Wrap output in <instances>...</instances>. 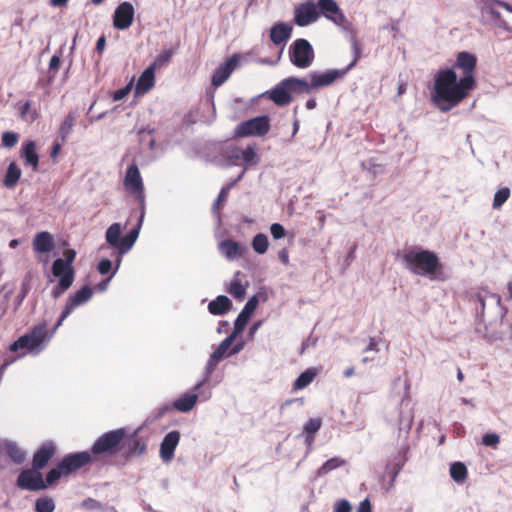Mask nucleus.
Instances as JSON below:
<instances>
[{"label":"nucleus","instance_id":"33","mask_svg":"<svg viewBox=\"0 0 512 512\" xmlns=\"http://www.w3.org/2000/svg\"><path fill=\"white\" fill-rule=\"evenodd\" d=\"M231 300L225 295H219L208 305V310L213 315H224L231 307Z\"/></svg>","mask_w":512,"mask_h":512},{"label":"nucleus","instance_id":"39","mask_svg":"<svg viewBox=\"0 0 512 512\" xmlns=\"http://www.w3.org/2000/svg\"><path fill=\"white\" fill-rule=\"evenodd\" d=\"M317 374L318 370L316 368H308L294 381L293 389L300 390L307 387L314 380Z\"/></svg>","mask_w":512,"mask_h":512},{"label":"nucleus","instance_id":"63","mask_svg":"<svg viewBox=\"0 0 512 512\" xmlns=\"http://www.w3.org/2000/svg\"><path fill=\"white\" fill-rule=\"evenodd\" d=\"M68 0H50V4L53 7H62L67 4Z\"/></svg>","mask_w":512,"mask_h":512},{"label":"nucleus","instance_id":"25","mask_svg":"<svg viewBox=\"0 0 512 512\" xmlns=\"http://www.w3.org/2000/svg\"><path fill=\"white\" fill-rule=\"evenodd\" d=\"M268 98L278 106H286L292 101V97L288 91L284 81H281L273 89L266 92Z\"/></svg>","mask_w":512,"mask_h":512},{"label":"nucleus","instance_id":"43","mask_svg":"<svg viewBox=\"0 0 512 512\" xmlns=\"http://www.w3.org/2000/svg\"><path fill=\"white\" fill-rule=\"evenodd\" d=\"M55 507V501L48 496L40 497L35 501L36 512H53Z\"/></svg>","mask_w":512,"mask_h":512},{"label":"nucleus","instance_id":"44","mask_svg":"<svg viewBox=\"0 0 512 512\" xmlns=\"http://www.w3.org/2000/svg\"><path fill=\"white\" fill-rule=\"evenodd\" d=\"M268 238L265 234L259 233L252 240V247L255 252L263 254L268 249Z\"/></svg>","mask_w":512,"mask_h":512},{"label":"nucleus","instance_id":"47","mask_svg":"<svg viewBox=\"0 0 512 512\" xmlns=\"http://www.w3.org/2000/svg\"><path fill=\"white\" fill-rule=\"evenodd\" d=\"M510 197V189L507 187L499 189L493 199V208L499 209Z\"/></svg>","mask_w":512,"mask_h":512},{"label":"nucleus","instance_id":"4","mask_svg":"<svg viewBox=\"0 0 512 512\" xmlns=\"http://www.w3.org/2000/svg\"><path fill=\"white\" fill-rule=\"evenodd\" d=\"M142 218L139 219V222L136 227L131 229L129 233H127L124 237H121L122 227L120 223H113L106 231L105 238L106 242L116 249L115 253V262L116 269L121 264L122 256L131 250L133 245L135 244L138 236L139 230L141 227Z\"/></svg>","mask_w":512,"mask_h":512},{"label":"nucleus","instance_id":"22","mask_svg":"<svg viewBox=\"0 0 512 512\" xmlns=\"http://www.w3.org/2000/svg\"><path fill=\"white\" fill-rule=\"evenodd\" d=\"M179 441L180 433L176 430L165 435L160 445V457L164 462H170L173 459Z\"/></svg>","mask_w":512,"mask_h":512},{"label":"nucleus","instance_id":"32","mask_svg":"<svg viewBox=\"0 0 512 512\" xmlns=\"http://www.w3.org/2000/svg\"><path fill=\"white\" fill-rule=\"evenodd\" d=\"M60 279L51 291L54 299L59 298L65 293L73 284L75 276L72 273H63L58 276Z\"/></svg>","mask_w":512,"mask_h":512},{"label":"nucleus","instance_id":"6","mask_svg":"<svg viewBox=\"0 0 512 512\" xmlns=\"http://www.w3.org/2000/svg\"><path fill=\"white\" fill-rule=\"evenodd\" d=\"M289 57L291 63L301 69L311 66L314 61V50L308 40L304 38L296 39L289 47Z\"/></svg>","mask_w":512,"mask_h":512},{"label":"nucleus","instance_id":"24","mask_svg":"<svg viewBox=\"0 0 512 512\" xmlns=\"http://www.w3.org/2000/svg\"><path fill=\"white\" fill-rule=\"evenodd\" d=\"M258 305V299L256 296H252L245 304L243 310L240 312L234 323V331L236 333L241 332L249 321L251 315L255 311Z\"/></svg>","mask_w":512,"mask_h":512},{"label":"nucleus","instance_id":"12","mask_svg":"<svg viewBox=\"0 0 512 512\" xmlns=\"http://www.w3.org/2000/svg\"><path fill=\"white\" fill-rule=\"evenodd\" d=\"M93 292L89 286H83L81 289L77 290L73 295H70L67 299L66 305L62 314L56 324L55 328H58L62 325L63 321L71 314V312L77 307L80 306L92 297Z\"/></svg>","mask_w":512,"mask_h":512},{"label":"nucleus","instance_id":"17","mask_svg":"<svg viewBox=\"0 0 512 512\" xmlns=\"http://www.w3.org/2000/svg\"><path fill=\"white\" fill-rule=\"evenodd\" d=\"M134 7L130 2H123L114 11L113 25L116 29H128L134 19Z\"/></svg>","mask_w":512,"mask_h":512},{"label":"nucleus","instance_id":"30","mask_svg":"<svg viewBox=\"0 0 512 512\" xmlns=\"http://www.w3.org/2000/svg\"><path fill=\"white\" fill-rule=\"evenodd\" d=\"M21 175L22 171L17 163L11 162L7 167L6 173L2 180V185L8 189L14 188L17 185Z\"/></svg>","mask_w":512,"mask_h":512},{"label":"nucleus","instance_id":"3","mask_svg":"<svg viewBox=\"0 0 512 512\" xmlns=\"http://www.w3.org/2000/svg\"><path fill=\"white\" fill-rule=\"evenodd\" d=\"M126 429L118 428L100 435L91 447V454L95 462L106 457H113L119 454L124 448Z\"/></svg>","mask_w":512,"mask_h":512},{"label":"nucleus","instance_id":"35","mask_svg":"<svg viewBox=\"0 0 512 512\" xmlns=\"http://www.w3.org/2000/svg\"><path fill=\"white\" fill-rule=\"evenodd\" d=\"M284 85L287 86L289 93H310L311 86L305 79H299L295 77H289L284 79Z\"/></svg>","mask_w":512,"mask_h":512},{"label":"nucleus","instance_id":"26","mask_svg":"<svg viewBox=\"0 0 512 512\" xmlns=\"http://www.w3.org/2000/svg\"><path fill=\"white\" fill-rule=\"evenodd\" d=\"M292 26L287 23L279 22L270 30V39L275 45L284 44L292 34Z\"/></svg>","mask_w":512,"mask_h":512},{"label":"nucleus","instance_id":"51","mask_svg":"<svg viewBox=\"0 0 512 512\" xmlns=\"http://www.w3.org/2000/svg\"><path fill=\"white\" fill-rule=\"evenodd\" d=\"M499 436L494 433L485 434L482 437V443L486 446H492L495 447L499 444Z\"/></svg>","mask_w":512,"mask_h":512},{"label":"nucleus","instance_id":"57","mask_svg":"<svg viewBox=\"0 0 512 512\" xmlns=\"http://www.w3.org/2000/svg\"><path fill=\"white\" fill-rule=\"evenodd\" d=\"M83 507H86L88 509H100L101 508V504L100 502L94 500V499H87L83 502L82 504Z\"/></svg>","mask_w":512,"mask_h":512},{"label":"nucleus","instance_id":"2","mask_svg":"<svg viewBox=\"0 0 512 512\" xmlns=\"http://www.w3.org/2000/svg\"><path fill=\"white\" fill-rule=\"evenodd\" d=\"M402 259L415 275L427 276L431 280H444L443 264L437 254L430 250H410L403 254Z\"/></svg>","mask_w":512,"mask_h":512},{"label":"nucleus","instance_id":"52","mask_svg":"<svg viewBox=\"0 0 512 512\" xmlns=\"http://www.w3.org/2000/svg\"><path fill=\"white\" fill-rule=\"evenodd\" d=\"M334 512H351V505L347 500L337 501L334 505Z\"/></svg>","mask_w":512,"mask_h":512},{"label":"nucleus","instance_id":"29","mask_svg":"<svg viewBox=\"0 0 512 512\" xmlns=\"http://www.w3.org/2000/svg\"><path fill=\"white\" fill-rule=\"evenodd\" d=\"M219 251L229 260L236 259L243 255L242 246L233 240L226 239L219 243Z\"/></svg>","mask_w":512,"mask_h":512},{"label":"nucleus","instance_id":"61","mask_svg":"<svg viewBox=\"0 0 512 512\" xmlns=\"http://www.w3.org/2000/svg\"><path fill=\"white\" fill-rule=\"evenodd\" d=\"M279 259L283 264H288L289 256L286 249H283L282 251L279 252Z\"/></svg>","mask_w":512,"mask_h":512},{"label":"nucleus","instance_id":"45","mask_svg":"<svg viewBox=\"0 0 512 512\" xmlns=\"http://www.w3.org/2000/svg\"><path fill=\"white\" fill-rule=\"evenodd\" d=\"M74 122H75L74 115L72 113H69L59 128V134H60L62 141H65L66 138L68 137V135L70 134V132L72 131Z\"/></svg>","mask_w":512,"mask_h":512},{"label":"nucleus","instance_id":"15","mask_svg":"<svg viewBox=\"0 0 512 512\" xmlns=\"http://www.w3.org/2000/svg\"><path fill=\"white\" fill-rule=\"evenodd\" d=\"M147 443L148 438L140 434V429L135 430L129 436L126 435L124 440V447H127L125 457L128 459L143 455L147 450Z\"/></svg>","mask_w":512,"mask_h":512},{"label":"nucleus","instance_id":"28","mask_svg":"<svg viewBox=\"0 0 512 512\" xmlns=\"http://www.w3.org/2000/svg\"><path fill=\"white\" fill-rule=\"evenodd\" d=\"M154 82H155V65H150L140 75V77L136 83V91L138 93H146L154 86Z\"/></svg>","mask_w":512,"mask_h":512},{"label":"nucleus","instance_id":"60","mask_svg":"<svg viewBox=\"0 0 512 512\" xmlns=\"http://www.w3.org/2000/svg\"><path fill=\"white\" fill-rule=\"evenodd\" d=\"M365 351H378V343L374 338H370L369 344L366 347Z\"/></svg>","mask_w":512,"mask_h":512},{"label":"nucleus","instance_id":"5","mask_svg":"<svg viewBox=\"0 0 512 512\" xmlns=\"http://www.w3.org/2000/svg\"><path fill=\"white\" fill-rule=\"evenodd\" d=\"M94 462V457L90 451L69 453L62 458L55 468L47 473L48 483H56L62 476H68Z\"/></svg>","mask_w":512,"mask_h":512},{"label":"nucleus","instance_id":"64","mask_svg":"<svg viewBox=\"0 0 512 512\" xmlns=\"http://www.w3.org/2000/svg\"><path fill=\"white\" fill-rule=\"evenodd\" d=\"M109 281H110V277L108 279L102 281L101 283H99L97 285V289L99 291H104L107 288V285H108Z\"/></svg>","mask_w":512,"mask_h":512},{"label":"nucleus","instance_id":"8","mask_svg":"<svg viewBox=\"0 0 512 512\" xmlns=\"http://www.w3.org/2000/svg\"><path fill=\"white\" fill-rule=\"evenodd\" d=\"M270 130V118L266 115L258 116L237 125L234 131L235 137L265 136Z\"/></svg>","mask_w":512,"mask_h":512},{"label":"nucleus","instance_id":"54","mask_svg":"<svg viewBox=\"0 0 512 512\" xmlns=\"http://www.w3.org/2000/svg\"><path fill=\"white\" fill-rule=\"evenodd\" d=\"M129 92H130V85H127L113 93V100L120 101L123 98H125Z\"/></svg>","mask_w":512,"mask_h":512},{"label":"nucleus","instance_id":"37","mask_svg":"<svg viewBox=\"0 0 512 512\" xmlns=\"http://www.w3.org/2000/svg\"><path fill=\"white\" fill-rule=\"evenodd\" d=\"M4 450L15 464H22L26 459V452L14 442L5 443Z\"/></svg>","mask_w":512,"mask_h":512},{"label":"nucleus","instance_id":"42","mask_svg":"<svg viewBox=\"0 0 512 512\" xmlns=\"http://www.w3.org/2000/svg\"><path fill=\"white\" fill-rule=\"evenodd\" d=\"M322 420L320 418H310L303 427L304 432L307 434L306 441L312 442L315 433L321 428Z\"/></svg>","mask_w":512,"mask_h":512},{"label":"nucleus","instance_id":"49","mask_svg":"<svg viewBox=\"0 0 512 512\" xmlns=\"http://www.w3.org/2000/svg\"><path fill=\"white\" fill-rule=\"evenodd\" d=\"M173 52L171 50H165L161 54H159L152 65H155V69L167 62L170 61Z\"/></svg>","mask_w":512,"mask_h":512},{"label":"nucleus","instance_id":"62","mask_svg":"<svg viewBox=\"0 0 512 512\" xmlns=\"http://www.w3.org/2000/svg\"><path fill=\"white\" fill-rule=\"evenodd\" d=\"M60 150H61V145L59 143H54L52 146V150H51V157L53 159H55L58 156Z\"/></svg>","mask_w":512,"mask_h":512},{"label":"nucleus","instance_id":"13","mask_svg":"<svg viewBox=\"0 0 512 512\" xmlns=\"http://www.w3.org/2000/svg\"><path fill=\"white\" fill-rule=\"evenodd\" d=\"M124 187L137 199H143L144 197V185L139 168L136 163H132L127 171L124 178Z\"/></svg>","mask_w":512,"mask_h":512},{"label":"nucleus","instance_id":"53","mask_svg":"<svg viewBox=\"0 0 512 512\" xmlns=\"http://www.w3.org/2000/svg\"><path fill=\"white\" fill-rule=\"evenodd\" d=\"M112 269V262L109 259H102L98 264V271L101 274H107Z\"/></svg>","mask_w":512,"mask_h":512},{"label":"nucleus","instance_id":"27","mask_svg":"<svg viewBox=\"0 0 512 512\" xmlns=\"http://www.w3.org/2000/svg\"><path fill=\"white\" fill-rule=\"evenodd\" d=\"M32 245L37 253H49L54 248L53 236L47 231H41L35 235Z\"/></svg>","mask_w":512,"mask_h":512},{"label":"nucleus","instance_id":"7","mask_svg":"<svg viewBox=\"0 0 512 512\" xmlns=\"http://www.w3.org/2000/svg\"><path fill=\"white\" fill-rule=\"evenodd\" d=\"M233 339H234V335L233 334L229 335L214 350V352L211 354V356L206 364V376L202 381L198 382L194 386V391L199 390L208 381L210 375L215 370V368L220 360H222L223 358L228 357L232 354H235L239 351L238 347H234L232 350L229 351V349L232 345Z\"/></svg>","mask_w":512,"mask_h":512},{"label":"nucleus","instance_id":"50","mask_svg":"<svg viewBox=\"0 0 512 512\" xmlns=\"http://www.w3.org/2000/svg\"><path fill=\"white\" fill-rule=\"evenodd\" d=\"M270 232L274 239H281L286 234L284 227L279 223L272 224L270 227Z\"/></svg>","mask_w":512,"mask_h":512},{"label":"nucleus","instance_id":"59","mask_svg":"<svg viewBox=\"0 0 512 512\" xmlns=\"http://www.w3.org/2000/svg\"><path fill=\"white\" fill-rule=\"evenodd\" d=\"M357 512H371V504L368 499L363 500L357 509Z\"/></svg>","mask_w":512,"mask_h":512},{"label":"nucleus","instance_id":"20","mask_svg":"<svg viewBox=\"0 0 512 512\" xmlns=\"http://www.w3.org/2000/svg\"><path fill=\"white\" fill-rule=\"evenodd\" d=\"M64 259L57 258L52 264V274L59 276L63 273H72L75 276L73 262L76 258V251L73 249H66L63 251Z\"/></svg>","mask_w":512,"mask_h":512},{"label":"nucleus","instance_id":"38","mask_svg":"<svg viewBox=\"0 0 512 512\" xmlns=\"http://www.w3.org/2000/svg\"><path fill=\"white\" fill-rule=\"evenodd\" d=\"M19 117L27 122L33 123L40 116L37 109L31 107V101H25L24 103L18 104Z\"/></svg>","mask_w":512,"mask_h":512},{"label":"nucleus","instance_id":"46","mask_svg":"<svg viewBox=\"0 0 512 512\" xmlns=\"http://www.w3.org/2000/svg\"><path fill=\"white\" fill-rule=\"evenodd\" d=\"M343 464H345V461L344 460H340L339 458L337 457H334V458H331L329 460H327L319 469L318 471V474L321 476V475H325L327 473H329L330 471L342 466Z\"/></svg>","mask_w":512,"mask_h":512},{"label":"nucleus","instance_id":"14","mask_svg":"<svg viewBox=\"0 0 512 512\" xmlns=\"http://www.w3.org/2000/svg\"><path fill=\"white\" fill-rule=\"evenodd\" d=\"M228 159L234 165H243L245 170L247 167L256 165L259 161L256 147L255 146H247L245 149L240 147L232 148L228 153Z\"/></svg>","mask_w":512,"mask_h":512},{"label":"nucleus","instance_id":"34","mask_svg":"<svg viewBox=\"0 0 512 512\" xmlns=\"http://www.w3.org/2000/svg\"><path fill=\"white\" fill-rule=\"evenodd\" d=\"M197 399L195 392L185 393L174 401L173 407L180 412H188L195 406Z\"/></svg>","mask_w":512,"mask_h":512},{"label":"nucleus","instance_id":"55","mask_svg":"<svg viewBox=\"0 0 512 512\" xmlns=\"http://www.w3.org/2000/svg\"><path fill=\"white\" fill-rule=\"evenodd\" d=\"M60 64H61V59L59 56L57 55H53L50 59V62H49V70L51 72H54V74L57 73L59 67H60Z\"/></svg>","mask_w":512,"mask_h":512},{"label":"nucleus","instance_id":"48","mask_svg":"<svg viewBox=\"0 0 512 512\" xmlns=\"http://www.w3.org/2000/svg\"><path fill=\"white\" fill-rule=\"evenodd\" d=\"M19 140V135L16 132L6 131L1 136L2 145L7 148L14 147Z\"/></svg>","mask_w":512,"mask_h":512},{"label":"nucleus","instance_id":"58","mask_svg":"<svg viewBox=\"0 0 512 512\" xmlns=\"http://www.w3.org/2000/svg\"><path fill=\"white\" fill-rule=\"evenodd\" d=\"M387 469H390L389 466H387ZM400 470H401V465L400 464H394L392 469L388 471L392 482L395 481V479H396L398 473L400 472Z\"/></svg>","mask_w":512,"mask_h":512},{"label":"nucleus","instance_id":"36","mask_svg":"<svg viewBox=\"0 0 512 512\" xmlns=\"http://www.w3.org/2000/svg\"><path fill=\"white\" fill-rule=\"evenodd\" d=\"M245 173V170L233 181L229 182L226 186H224L219 194L217 199L215 200L213 204V210L219 213L220 209L224 206L230 190L237 184L238 181H240Z\"/></svg>","mask_w":512,"mask_h":512},{"label":"nucleus","instance_id":"23","mask_svg":"<svg viewBox=\"0 0 512 512\" xmlns=\"http://www.w3.org/2000/svg\"><path fill=\"white\" fill-rule=\"evenodd\" d=\"M20 157L24 160L25 166L32 167L34 172L38 171L39 155L34 141H26L23 143L20 150Z\"/></svg>","mask_w":512,"mask_h":512},{"label":"nucleus","instance_id":"56","mask_svg":"<svg viewBox=\"0 0 512 512\" xmlns=\"http://www.w3.org/2000/svg\"><path fill=\"white\" fill-rule=\"evenodd\" d=\"M106 47V37L105 35H102L98 38L96 42L95 50L98 54H102Z\"/></svg>","mask_w":512,"mask_h":512},{"label":"nucleus","instance_id":"1","mask_svg":"<svg viewBox=\"0 0 512 512\" xmlns=\"http://www.w3.org/2000/svg\"><path fill=\"white\" fill-rule=\"evenodd\" d=\"M477 57L469 52H459L456 57L455 68L462 70L463 77L457 79L453 69H441L434 78L433 101L442 112L461 103L476 86L475 69Z\"/></svg>","mask_w":512,"mask_h":512},{"label":"nucleus","instance_id":"18","mask_svg":"<svg viewBox=\"0 0 512 512\" xmlns=\"http://www.w3.org/2000/svg\"><path fill=\"white\" fill-rule=\"evenodd\" d=\"M358 57L356 56L353 62L349 65V67L344 71L339 70H329L325 73H317L313 72L310 74V86L311 90L314 88L324 87L332 84L337 79L343 77L347 70H349L352 66L357 62Z\"/></svg>","mask_w":512,"mask_h":512},{"label":"nucleus","instance_id":"19","mask_svg":"<svg viewBox=\"0 0 512 512\" xmlns=\"http://www.w3.org/2000/svg\"><path fill=\"white\" fill-rule=\"evenodd\" d=\"M56 453V445L51 442L43 443L33 454L32 466L34 469H44Z\"/></svg>","mask_w":512,"mask_h":512},{"label":"nucleus","instance_id":"31","mask_svg":"<svg viewBox=\"0 0 512 512\" xmlns=\"http://www.w3.org/2000/svg\"><path fill=\"white\" fill-rule=\"evenodd\" d=\"M242 276V273L240 271H237L233 279L231 280V283L229 285V288L227 289L228 293L232 295L237 300H243L246 295V288L248 286V283L245 285L242 283L240 277Z\"/></svg>","mask_w":512,"mask_h":512},{"label":"nucleus","instance_id":"21","mask_svg":"<svg viewBox=\"0 0 512 512\" xmlns=\"http://www.w3.org/2000/svg\"><path fill=\"white\" fill-rule=\"evenodd\" d=\"M239 57L237 54L229 58L224 64L220 65L212 76V85L215 87L221 86L231 75L234 69L237 67Z\"/></svg>","mask_w":512,"mask_h":512},{"label":"nucleus","instance_id":"41","mask_svg":"<svg viewBox=\"0 0 512 512\" xmlns=\"http://www.w3.org/2000/svg\"><path fill=\"white\" fill-rule=\"evenodd\" d=\"M450 476L457 483H463L468 476L466 466L462 462H454L450 466Z\"/></svg>","mask_w":512,"mask_h":512},{"label":"nucleus","instance_id":"10","mask_svg":"<svg viewBox=\"0 0 512 512\" xmlns=\"http://www.w3.org/2000/svg\"><path fill=\"white\" fill-rule=\"evenodd\" d=\"M319 17L323 16L337 26H344L347 18L335 0H318L316 3Z\"/></svg>","mask_w":512,"mask_h":512},{"label":"nucleus","instance_id":"11","mask_svg":"<svg viewBox=\"0 0 512 512\" xmlns=\"http://www.w3.org/2000/svg\"><path fill=\"white\" fill-rule=\"evenodd\" d=\"M319 19L316 3L307 0L299 4L294 10V22L299 27L308 26Z\"/></svg>","mask_w":512,"mask_h":512},{"label":"nucleus","instance_id":"40","mask_svg":"<svg viewBox=\"0 0 512 512\" xmlns=\"http://www.w3.org/2000/svg\"><path fill=\"white\" fill-rule=\"evenodd\" d=\"M475 299H476V301L480 305V309H481V314L482 315L485 313L486 301L487 300H491L496 306H500L501 305V296L499 294L490 293L488 291L478 292L475 295Z\"/></svg>","mask_w":512,"mask_h":512},{"label":"nucleus","instance_id":"16","mask_svg":"<svg viewBox=\"0 0 512 512\" xmlns=\"http://www.w3.org/2000/svg\"><path fill=\"white\" fill-rule=\"evenodd\" d=\"M45 331L44 328H35L29 335H23L14 341L10 346L9 350L16 352L19 349L33 350L37 348L44 340Z\"/></svg>","mask_w":512,"mask_h":512},{"label":"nucleus","instance_id":"9","mask_svg":"<svg viewBox=\"0 0 512 512\" xmlns=\"http://www.w3.org/2000/svg\"><path fill=\"white\" fill-rule=\"evenodd\" d=\"M53 484L54 483H48L47 476L43 479L40 470L34 469L33 467L31 469L22 470L16 481L18 488L29 491L44 490Z\"/></svg>","mask_w":512,"mask_h":512}]
</instances>
